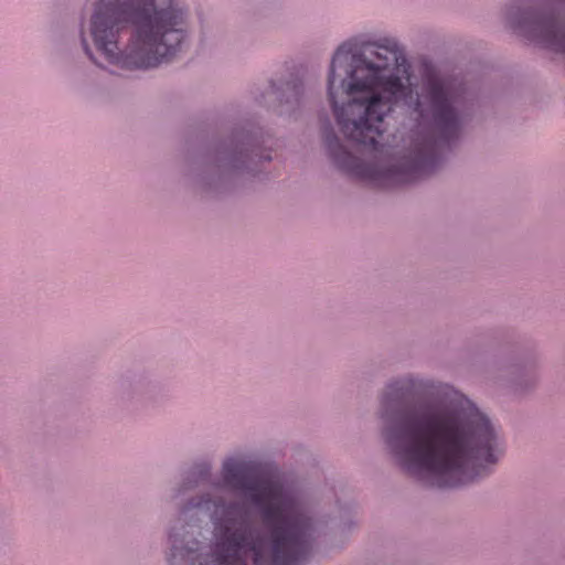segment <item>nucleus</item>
Listing matches in <instances>:
<instances>
[{"label": "nucleus", "instance_id": "5", "mask_svg": "<svg viewBox=\"0 0 565 565\" xmlns=\"http://www.w3.org/2000/svg\"><path fill=\"white\" fill-rule=\"evenodd\" d=\"M541 30L545 44L554 50H563L565 43V30L562 22L555 18H547L542 21H533Z\"/></svg>", "mask_w": 565, "mask_h": 565}, {"label": "nucleus", "instance_id": "4", "mask_svg": "<svg viewBox=\"0 0 565 565\" xmlns=\"http://www.w3.org/2000/svg\"><path fill=\"white\" fill-rule=\"evenodd\" d=\"M89 30L109 64L146 70L169 62L182 49L186 12L178 0H99Z\"/></svg>", "mask_w": 565, "mask_h": 565}, {"label": "nucleus", "instance_id": "6", "mask_svg": "<svg viewBox=\"0 0 565 565\" xmlns=\"http://www.w3.org/2000/svg\"><path fill=\"white\" fill-rule=\"evenodd\" d=\"M273 93L279 94V97L286 98V102H289L291 98L298 100L299 95L302 92V84L298 81H290L285 84L284 87H275L271 86Z\"/></svg>", "mask_w": 565, "mask_h": 565}, {"label": "nucleus", "instance_id": "3", "mask_svg": "<svg viewBox=\"0 0 565 565\" xmlns=\"http://www.w3.org/2000/svg\"><path fill=\"white\" fill-rule=\"evenodd\" d=\"M386 441L404 470L437 487L472 481L503 452L490 420L461 396L398 412Z\"/></svg>", "mask_w": 565, "mask_h": 565}, {"label": "nucleus", "instance_id": "1", "mask_svg": "<svg viewBox=\"0 0 565 565\" xmlns=\"http://www.w3.org/2000/svg\"><path fill=\"white\" fill-rule=\"evenodd\" d=\"M328 95L349 143L328 132L332 160L348 174L379 186L425 177L460 135L458 92L435 74L414 92L409 64L395 43L369 44L361 52L351 42L340 45Z\"/></svg>", "mask_w": 565, "mask_h": 565}, {"label": "nucleus", "instance_id": "2", "mask_svg": "<svg viewBox=\"0 0 565 565\" xmlns=\"http://www.w3.org/2000/svg\"><path fill=\"white\" fill-rule=\"evenodd\" d=\"M226 486L239 491L260 509L267 535L254 526L243 503L202 498L185 510L211 513L214 546L209 555L200 553V543L170 533L172 565H303L311 551L312 526L302 504L258 465L228 459L223 466Z\"/></svg>", "mask_w": 565, "mask_h": 565}, {"label": "nucleus", "instance_id": "7", "mask_svg": "<svg viewBox=\"0 0 565 565\" xmlns=\"http://www.w3.org/2000/svg\"><path fill=\"white\" fill-rule=\"evenodd\" d=\"M82 43H83V46H84V50H85L86 54L92 57L90 51H89V49L87 46V43H86V40L84 38L82 39Z\"/></svg>", "mask_w": 565, "mask_h": 565}]
</instances>
